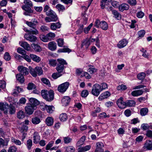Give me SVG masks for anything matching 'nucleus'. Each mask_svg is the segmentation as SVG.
I'll use <instances>...</instances> for the list:
<instances>
[{
  "label": "nucleus",
  "instance_id": "46",
  "mask_svg": "<svg viewBox=\"0 0 152 152\" xmlns=\"http://www.w3.org/2000/svg\"><path fill=\"white\" fill-rule=\"evenodd\" d=\"M65 150L66 152H75V148L72 146H69L66 147Z\"/></svg>",
  "mask_w": 152,
  "mask_h": 152
},
{
  "label": "nucleus",
  "instance_id": "25",
  "mask_svg": "<svg viewBox=\"0 0 152 152\" xmlns=\"http://www.w3.org/2000/svg\"><path fill=\"white\" fill-rule=\"evenodd\" d=\"M47 15L50 16L54 22L56 21L58 19L56 13L54 11H53L50 13L49 14Z\"/></svg>",
  "mask_w": 152,
  "mask_h": 152
},
{
  "label": "nucleus",
  "instance_id": "11",
  "mask_svg": "<svg viewBox=\"0 0 152 152\" xmlns=\"http://www.w3.org/2000/svg\"><path fill=\"white\" fill-rule=\"evenodd\" d=\"M128 43V41L125 39H123L119 41L117 45L119 48H122L125 47Z\"/></svg>",
  "mask_w": 152,
  "mask_h": 152
},
{
  "label": "nucleus",
  "instance_id": "16",
  "mask_svg": "<svg viewBox=\"0 0 152 152\" xmlns=\"http://www.w3.org/2000/svg\"><path fill=\"white\" fill-rule=\"evenodd\" d=\"M71 99L68 96H65L61 99V103L63 106H66L70 102Z\"/></svg>",
  "mask_w": 152,
  "mask_h": 152
},
{
  "label": "nucleus",
  "instance_id": "6",
  "mask_svg": "<svg viewBox=\"0 0 152 152\" xmlns=\"http://www.w3.org/2000/svg\"><path fill=\"white\" fill-rule=\"evenodd\" d=\"M69 83L68 82H66L60 85L58 87V90L60 92L64 93L68 89Z\"/></svg>",
  "mask_w": 152,
  "mask_h": 152
},
{
  "label": "nucleus",
  "instance_id": "59",
  "mask_svg": "<svg viewBox=\"0 0 152 152\" xmlns=\"http://www.w3.org/2000/svg\"><path fill=\"white\" fill-rule=\"evenodd\" d=\"M4 58L6 61H9L10 60L11 57L9 53L6 52L4 54Z\"/></svg>",
  "mask_w": 152,
  "mask_h": 152
},
{
  "label": "nucleus",
  "instance_id": "61",
  "mask_svg": "<svg viewBox=\"0 0 152 152\" xmlns=\"http://www.w3.org/2000/svg\"><path fill=\"white\" fill-rule=\"evenodd\" d=\"M88 92L87 90H84L81 93V96L83 97H86L88 96Z\"/></svg>",
  "mask_w": 152,
  "mask_h": 152
},
{
  "label": "nucleus",
  "instance_id": "34",
  "mask_svg": "<svg viewBox=\"0 0 152 152\" xmlns=\"http://www.w3.org/2000/svg\"><path fill=\"white\" fill-rule=\"evenodd\" d=\"M100 28L104 30H107L108 28V25L107 23L104 21H102L101 22Z\"/></svg>",
  "mask_w": 152,
  "mask_h": 152
},
{
  "label": "nucleus",
  "instance_id": "12",
  "mask_svg": "<svg viewBox=\"0 0 152 152\" xmlns=\"http://www.w3.org/2000/svg\"><path fill=\"white\" fill-rule=\"evenodd\" d=\"M143 149L145 151L152 150V142L150 140H146L143 147Z\"/></svg>",
  "mask_w": 152,
  "mask_h": 152
},
{
  "label": "nucleus",
  "instance_id": "36",
  "mask_svg": "<svg viewBox=\"0 0 152 152\" xmlns=\"http://www.w3.org/2000/svg\"><path fill=\"white\" fill-rule=\"evenodd\" d=\"M112 13L114 15L115 18L118 20L121 19V15L117 11L113 10L112 11Z\"/></svg>",
  "mask_w": 152,
  "mask_h": 152
},
{
  "label": "nucleus",
  "instance_id": "55",
  "mask_svg": "<svg viewBox=\"0 0 152 152\" xmlns=\"http://www.w3.org/2000/svg\"><path fill=\"white\" fill-rule=\"evenodd\" d=\"M39 38L42 41L46 42L49 41L47 35L46 36L44 35H41L40 36Z\"/></svg>",
  "mask_w": 152,
  "mask_h": 152
},
{
  "label": "nucleus",
  "instance_id": "40",
  "mask_svg": "<svg viewBox=\"0 0 152 152\" xmlns=\"http://www.w3.org/2000/svg\"><path fill=\"white\" fill-rule=\"evenodd\" d=\"M90 40L88 39H86L82 42L81 44V47H83L84 46H85V48H87L90 45Z\"/></svg>",
  "mask_w": 152,
  "mask_h": 152
},
{
  "label": "nucleus",
  "instance_id": "45",
  "mask_svg": "<svg viewBox=\"0 0 152 152\" xmlns=\"http://www.w3.org/2000/svg\"><path fill=\"white\" fill-rule=\"evenodd\" d=\"M32 145V141L31 139H29L27 140L26 142V146L28 150L31 149Z\"/></svg>",
  "mask_w": 152,
  "mask_h": 152
},
{
  "label": "nucleus",
  "instance_id": "60",
  "mask_svg": "<svg viewBox=\"0 0 152 152\" xmlns=\"http://www.w3.org/2000/svg\"><path fill=\"white\" fill-rule=\"evenodd\" d=\"M17 52L23 55H25L26 53V52L22 48H18L17 49Z\"/></svg>",
  "mask_w": 152,
  "mask_h": 152
},
{
  "label": "nucleus",
  "instance_id": "4",
  "mask_svg": "<svg viewBox=\"0 0 152 152\" xmlns=\"http://www.w3.org/2000/svg\"><path fill=\"white\" fill-rule=\"evenodd\" d=\"M58 63L56 69L57 71L59 73H62L65 68H66L65 65H67V63L63 59L58 58L57 60Z\"/></svg>",
  "mask_w": 152,
  "mask_h": 152
},
{
  "label": "nucleus",
  "instance_id": "5",
  "mask_svg": "<svg viewBox=\"0 0 152 152\" xmlns=\"http://www.w3.org/2000/svg\"><path fill=\"white\" fill-rule=\"evenodd\" d=\"M101 91L99 84L96 83L93 86L91 92L93 95L97 96Z\"/></svg>",
  "mask_w": 152,
  "mask_h": 152
},
{
  "label": "nucleus",
  "instance_id": "17",
  "mask_svg": "<svg viewBox=\"0 0 152 152\" xmlns=\"http://www.w3.org/2000/svg\"><path fill=\"white\" fill-rule=\"evenodd\" d=\"M129 8V5L126 3H123L120 4L118 7V10L121 12H123L125 10H128Z\"/></svg>",
  "mask_w": 152,
  "mask_h": 152
},
{
  "label": "nucleus",
  "instance_id": "26",
  "mask_svg": "<svg viewBox=\"0 0 152 152\" xmlns=\"http://www.w3.org/2000/svg\"><path fill=\"white\" fill-rule=\"evenodd\" d=\"M143 92V91L141 90H135L132 92L131 94L134 96H137L142 95Z\"/></svg>",
  "mask_w": 152,
  "mask_h": 152
},
{
  "label": "nucleus",
  "instance_id": "54",
  "mask_svg": "<svg viewBox=\"0 0 152 152\" xmlns=\"http://www.w3.org/2000/svg\"><path fill=\"white\" fill-rule=\"evenodd\" d=\"M17 117L19 119L23 118L25 117L24 112L22 111H20L17 114Z\"/></svg>",
  "mask_w": 152,
  "mask_h": 152
},
{
  "label": "nucleus",
  "instance_id": "30",
  "mask_svg": "<svg viewBox=\"0 0 152 152\" xmlns=\"http://www.w3.org/2000/svg\"><path fill=\"white\" fill-rule=\"evenodd\" d=\"M112 0H102L101 2L100 6L101 8L104 9L105 7V6L107 5Z\"/></svg>",
  "mask_w": 152,
  "mask_h": 152
},
{
  "label": "nucleus",
  "instance_id": "58",
  "mask_svg": "<svg viewBox=\"0 0 152 152\" xmlns=\"http://www.w3.org/2000/svg\"><path fill=\"white\" fill-rule=\"evenodd\" d=\"M98 116L100 118H109L110 117V115H107L106 113L105 112H103L100 113Z\"/></svg>",
  "mask_w": 152,
  "mask_h": 152
},
{
  "label": "nucleus",
  "instance_id": "57",
  "mask_svg": "<svg viewBox=\"0 0 152 152\" xmlns=\"http://www.w3.org/2000/svg\"><path fill=\"white\" fill-rule=\"evenodd\" d=\"M62 75V74L58 72L54 73L52 75V77L54 79H56L58 77H59Z\"/></svg>",
  "mask_w": 152,
  "mask_h": 152
},
{
  "label": "nucleus",
  "instance_id": "29",
  "mask_svg": "<svg viewBox=\"0 0 152 152\" xmlns=\"http://www.w3.org/2000/svg\"><path fill=\"white\" fill-rule=\"evenodd\" d=\"M0 110L1 111H4V113L7 114L8 113V111L7 110V107L6 104H4L3 103H0Z\"/></svg>",
  "mask_w": 152,
  "mask_h": 152
},
{
  "label": "nucleus",
  "instance_id": "19",
  "mask_svg": "<svg viewBox=\"0 0 152 152\" xmlns=\"http://www.w3.org/2000/svg\"><path fill=\"white\" fill-rule=\"evenodd\" d=\"M33 142L34 143H37L40 139V136L38 133L35 132L33 135Z\"/></svg>",
  "mask_w": 152,
  "mask_h": 152
},
{
  "label": "nucleus",
  "instance_id": "21",
  "mask_svg": "<svg viewBox=\"0 0 152 152\" xmlns=\"http://www.w3.org/2000/svg\"><path fill=\"white\" fill-rule=\"evenodd\" d=\"M53 11L51 10L49 5H44L43 12L45 13L46 15L49 14L50 13Z\"/></svg>",
  "mask_w": 152,
  "mask_h": 152
},
{
  "label": "nucleus",
  "instance_id": "64",
  "mask_svg": "<svg viewBox=\"0 0 152 152\" xmlns=\"http://www.w3.org/2000/svg\"><path fill=\"white\" fill-rule=\"evenodd\" d=\"M127 88V86L125 85H121L117 86V89L118 90H125Z\"/></svg>",
  "mask_w": 152,
  "mask_h": 152
},
{
  "label": "nucleus",
  "instance_id": "10",
  "mask_svg": "<svg viewBox=\"0 0 152 152\" xmlns=\"http://www.w3.org/2000/svg\"><path fill=\"white\" fill-rule=\"evenodd\" d=\"M117 104L118 107L121 109H124L126 107V102L123 100V98L120 97L117 101Z\"/></svg>",
  "mask_w": 152,
  "mask_h": 152
},
{
  "label": "nucleus",
  "instance_id": "33",
  "mask_svg": "<svg viewBox=\"0 0 152 152\" xmlns=\"http://www.w3.org/2000/svg\"><path fill=\"white\" fill-rule=\"evenodd\" d=\"M45 107L48 113H52L54 111V107L53 106H48L46 105Z\"/></svg>",
  "mask_w": 152,
  "mask_h": 152
},
{
  "label": "nucleus",
  "instance_id": "62",
  "mask_svg": "<svg viewBox=\"0 0 152 152\" xmlns=\"http://www.w3.org/2000/svg\"><path fill=\"white\" fill-rule=\"evenodd\" d=\"M72 140V138H71L68 137H65L64 138V142L66 144H68L70 143L71 142Z\"/></svg>",
  "mask_w": 152,
  "mask_h": 152
},
{
  "label": "nucleus",
  "instance_id": "53",
  "mask_svg": "<svg viewBox=\"0 0 152 152\" xmlns=\"http://www.w3.org/2000/svg\"><path fill=\"white\" fill-rule=\"evenodd\" d=\"M41 81L44 83L48 85V86H50V84L48 79L45 78H42L41 79Z\"/></svg>",
  "mask_w": 152,
  "mask_h": 152
},
{
  "label": "nucleus",
  "instance_id": "23",
  "mask_svg": "<svg viewBox=\"0 0 152 152\" xmlns=\"http://www.w3.org/2000/svg\"><path fill=\"white\" fill-rule=\"evenodd\" d=\"M111 95L110 93L108 91H105L102 94L99 96V99H102L105 98H107Z\"/></svg>",
  "mask_w": 152,
  "mask_h": 152
},
{
  "label": "nucleus",
  "instance_id": "41",
  "mask_svg": "<svg viewBox=\"0 0 152 152\" xmlns=\"http://www.w3.org/2000/svg\"><path fill=\"white\" fill-rule=\"evenodd\" d=\"M41 121L40 118L37 117L33 118L31 120L32 123L34 124H37Z\"/></svg>",
  "mask_w": 152,
  "mask_h": 152
},
{
  "label": "nucleus",
  "instance_id": "35",
  "mask_svg": "<svg viewBox=\"0 0 152 152\" xmlns=\"http://www.w3.org/2000/svg\"><path fill=\"white\" fill-rule=\"evenodd\" d=\"M59 118L61 121L64 122L66 121L67 118L66 114L65 113H62L60 115Z\"/></svg>",
  "mask_w": 152,
  "mask_h": 152
},
{
  "label": "nucleus",
  "instance_id": "31",
  "mask_svg": "<svg viewBox=\"0 0 152 152\" xmlns=\"http://www.w3.org/2000/svg\"><path fill=\"white\" fill-rule=\"evenodd\" d=\"M72 50L71 49L67 48H65L64 47L63 48H61L59 49L57 51V52L58 53H69L71 52Z\"/></svg>",
  "mask_w": 152,
  "mask_h": 152
},
{
  "label": "nucleus",
  "instance_id": "38",
  "mask_svg": "<svg viewBox=\"0 0 152 152\" xmlns=\"http://www.w3.org/2000/svg\"><path fill=\"white\" fill-rule=\"evenodd\" d=\"M148 109L146 107L142 108L140 110V114L142 116H145L147 114Z\"/></svg>",
  "mask_w": 152,
  "mask_h": 152
},
{
  "label": "nucleus",
  "instance_id": "47",
  "mask_svg": "<svg viewBox=\"0 0 152 152\" xmlns=\"http://www.w3.org/2000/svg\"><path fill=\"white\" fill-rule=\"evenodd\" d=\"M35 71L37 74L39 75H42L43 73V71L42 68L40 67L36 66L35 67Z\"/></svg>",
  "mask_w": 152,
  "mask_h": 152
},
{
  "label": "nucleus",
  "instance_id": "2",
  "mask_svg": "<svg viewBox=\"0 0 152 152\" xmlns=\"http://www.w3.org/2000/svg\"><path fill=\"white\" fill-rule=\"evenodd\" d=\"M23 3L24 5L22 7V9L25 11L23 14L26 16H31V13L33 12L31 8L33 6L32 1L30 0H24Z\"/></svg>",
  "mask_w": 152,
  "mask_h": 152
},
{
  "label": "nucleus",
  "instance_id": "24",
  "mask_svg": "<svg viewBox=\"0 0 152 152\" xmlns=\"http://www.w3.org/2000/svg\"><path fill=\"white\" fill-rule=\"evenodd\" d=\"M7 110H8L9 113L11 114H14L15 112V109L14 107L12 105L8 106V104L7 105Z\"/></svg>",
  "mask_w": 152,
  "mask_h": 152
},
{
  "label": "nucleus",
  "instance_id": "9",
  "mask_svg": "<svg viewBox=\"0 0 152 152\" xmlns=\"http://www.w3.org/2000/svg\"><path fill=\"white\" fill-rule=\"evenodd\" d=\"M18 69L20 73L23 75H26L28 74V69L26 67L23 66H18Z\"/></svg>",
  "mask_w": 152,
  "mask_h": 152
},
{
  "label": "nucleus",
  "instance_id": "39",
  "mask_svg": "<svg viewBox=\"0 0 152 152\" xmlns=\"http://www.w3.org/2000/svg\"><path fill=\"white\" fill-rule=\"evenodd\" d=\"M16 77L17 80L20 83H22L24 82V79L23 76L20 73L17 74L16 75Z\"/></svg>",
  "mask_w": 152,
  "mask_h": 152
},
{
  "label": "nucleus",
  "instance_id": "56",
  "mask_svg": "<svg viewBox=\"0 0 152 152\" xmlns=\"http://www.w3.org/2000/svg\"><path fill=\"white\" fill-rule=\"evenodd\" d=\"M84 25L83 24L80 25V27L78 30L76 31L77 34H79L82 33L83 31Z\"/></svg>",
  "mask_w": 152,
  "mask_h": 152
},
{
  "label": "nucleus",
  "instance_id": "52",
  "mask_svg": "<svg viewBox=\"0 0 152 152\" xmlns=\"http://www.w3.org/2000/svg\"><path fill=\"white\" fill-rule=\"evenodd\" d=\"M11 140L12 142L15 143L17 145H20L21 144V142L18 140L15 139L14 137H12L11 138Z\"/></svg>",
  "mask_w": 152,
  "mask_h": 152
},
{
  "label": "nucleus",
  "instance_id": "51",
  "mask_svg": "<svg viewBox=\"0 0 152 152\" xmlns=\"http://www.w3.org/2000/svg\"><path fill=\"white\" fill-rule=\"evenodd\" d=\"M57 42L58 45L60 47H62L63 46L64 43V39H62L59 38L56 40Z\"/></svg>",
  "mask_w": 152,
  "mask_h": 152
},
{
  "label": "nucleus",
  "instance_id": "14",
  "mask_svg": "<svg viewBox=\"0 0 152 152\" xmlns=\"http://www.w3.org/2000/svg\"><path fill=\"white\" fill-rule=\"evenodd\" d=\"M48 48L52 51L56 50L57 48L56 43L54 41L50 42L48 44Z\"/></svg>",
  "mask_w": 152,
  "mask_h": 152
},
{
  "label": "nucleus",
  "instance_id": "37",
  "mask_svg": "<svg viewBox=\"0 0 152 152\" xmlns=\"http://www.w3.org/2000/svg\"><path fill=\"white\" fill-rule=\"evenodd\" d=\"M126 107H132L135 106L136 104L135 102L133 100H128L126 102Z\"/></svg>",
  "mask_w": 152,
  "mask_h": 152
},
{
  "label": "nucleus",
  "instance_id": "42",
  "mask_svg": "<svg viewBox=\"0 0 152 152\" xmlns=\"http://www.w3.org/2000/svg\"><path fill=\"white\" fill-rule=\"evenodd\" d=\"M86 137L85 136H82L80 140L77 142V145L78 146L83 145L85 141Z\"/></svg>",
  "mask_w": 152,
  "mask_h": 152
},
{
  "label": "nucleus",
  "instance_id": "43",
  "mask_svg": "<svg viewBox=\"0 0 152 152\" xmlns=\"http://www.w3.org/2000/svg\"><path fill=\"white\" fill-rule=\"evenodd\" d=\"M8 141L7 140H4L1 138H0V147L7 146L8 145Z\"/></svg>",
  "mask_w": 152,
  "mask_h": 152
},
{
  "label": "nucleus",
  "instance_id": "27",
  "mask_svg": "<svg viewBox=\"0 0 152 152\" xmlns=\"http://www.w3.org/2000/svg\"><path fill=\"white\" fill-rule=\"evenodd\" d=\"M61 26V24L59 23H52L51 24L50 28L51 30H55L57 28H60Z\"/></svg>",
  "mask_w": 152,
  "mask_h": 152
},
{
  "label": "nucleus",
  "instance_id": "32",
  "mask_svg": "<svg viewBox=\"0 0 152 152\" xmlns=\"http://www.w3.org/2000/svg\"><path fill=\"white\" fill-rule=\"evenodd\" d=\"M31 58L34 61L39 62L41 61L40 57L35 55L31 54L30 55Z\"/></svg>",
  "mask_w": 152,
  "mask_h": 152
},
{
  "label": "nucleus",
  "instance_id": "8",
  "mask_svg": "<svg viewBox=\"0 0 152 152\" xmlns=\"http://www.w3.org/2000/svg\"><path fill=\"white\" fill-rule=\"evenodd\" d=\"M36 108L34 106H33L31 104H28L25 107V110L26 113L29 115L32 114L34 112V110H35Z\"/></svg>",
  "mask_w": 152,
  "mask_h": 152
},
{
  "label": "nucleus",
  "instance_id": "20",
  "mask_svg": "<svg viewBox=\"0 0 152 152\" xmlns=\"http://www.w3.org/2000/svg\"><path fill=\"white\" fill-rule=\"evenodd\" d=\"M45 122L46 124L48 126H52L54 122L53 118L51 117H47L46 119Z\"/></svg>",
  "mask_w": 152,
  "mask_h": 152
},
{
  "label": "nucleus",
  "instance_id": "22",
  "mask_svg": "<svg viewBox=\"0 0 152 152\" xmlns=\"http://www.w3.org/2000/svg\"><path fill=\"white\" fill-rule=\"evenodd\" d=\"M91 148L90 145H87L84 147H81L78 149V152H84L89 150Z\"/></svg>",
  "mask_w": 152,
  "mask_h": 152
},
{
  "label": "nucleus",
  "instance_id": "13",
  "mask_svg": "<svg viewBox=\"0 0 152 152\" xmlns=\"http://www.w3.org/2000/svg\"><path fill=\"white\" fill-rule=\"evenodd\" d=\"M104 146L103 143L100 142H98L96 143L95 152H103V148Z\"/></svg>",
  "mask_w": 152,
  "mask_h": 152
},
{
  "label": "nucleus",
  "instance_id": "49",
  "mask_svg": "<svg viewBox=\"0 0 152 152\" xmlns=\"http://www.w3.org/2000/svg\"><path fill=\"white\" fill-rule=\"evenodd\" d=\"M145 74L144 72H141L138 74L137 77L138 79L142 80L145 77Z\"/></svg>",
  "mask_w": 152,
  "mask_h": 152
},
{
  "label": "nucleus",
  "instance_id": "44",
  "mask_svg": "<svg viewBox=\"0 0 152 152\" xmlns=\"http://www.w3.org/2000/svg\"><path fill=\"white\" fill-rule=\"evenodd\" d=\"M49 41H50L53 39L55 37V34L52 32H49L46 34Z\"/></svg>",
  "mask_w": 152,
  "mask_h": 152
},
{
  "label": "nucleus",
  "instance_id": "7",
  "mask_svg": "<svg viewBox=\"0 0 152 152\" xmlns=\"http://www.w3.org/2000/svg\"><path fill=\"white\" fill-rule=\"evenodd\" d=\"M31 33H28L25 34L24 36V38L27 40L31 42H35L37 39V37L31 34Z\"/></svg>",
  "mask_w": 152,
  "mask_h": 152
},
{
  "label": "nucleus",
  "instance_id": "63",
  "mask_svg": "<svg viewBox=\"0 0 152 152\" xmlns=\"http://www.w3.org/2000/svg\"><path fill=\"white\" fill-rule=\"evenodd\" d=\"M58 63H57L56 61L55 60L51 59L49 61V64L51 66H56V64Z\"/></svg>",
  "mask_w": 152,
  "mask_h": 152
},
{
  "label": "nucleus",
  "instance_id": "1",
  "mask_svg": "<svg viewBox=\"0 0 152 152\" xmlns=\"http://www.w3.org/2000/svg\"><path fill=\"white\" fill-rule=\"evenodd\" d=\"M38 23L37 20L35 18L32 19L31 21H26V23L29 27L33 28V30L30 29V30H24V31L27 32L31 33L33 34H38L39 33L38 31L35 28Z\"/></svg>",
  "mask_w": 152,
  "mask_h": 152
},
{
  "label": "nucleus",
  "instance_id": "48",
  "mask_svg": "<svg viewBox=\"0 0 152 152\" xmlns=\"http://www.w3.org/2000/svg\"><path fill=\"white\" fill-rule=\"evenodd\" d=\"M89 68L88 69V72L91 74H93L96 72L97 69L94 68V66L91 65L89 66Z\"/></svg>",
  "mask_w": 152,
  "mask_h": 152
},
{
  "label": "nucleus",
  "instance_id": "50",
  "mask_svg": "<svg viewBox=\"0 0 152 152\" xmlns=\"http://www.w3.org/2000/svg\"><path fill=\"white\" fill-rule=\"evenodd\" d=\"M56 8L59 11H63L65 10V7L60 4H58L56 6Z\"/></svg>",
  "mask_w": 152,
  "mask_h": 152
},
{
  "label": "nucleus",
  "instance_id": "28",
  "mask_svg": "<svg viewBox=\"0 0 152 152\" xmlns=\"http://www.w3.org/2000/svg\"><path fill=\"white\" fill-rule=\"evenodd\" d=\"M32 48L36 52H39L42 50L40 46L37 44H32L31 45Z\"/></svg>",
  "mask_w": 152,
  "mask_h": 152
},
{
  "label": "nucleus",
  "instance_id": "18",
  "mask_svg": "<svg viewBox=\"0 0 152 152\" xmlns=\"http://www.w3.org/2000/svg\"><path fill=\"white\" fill-rule=\"evenodd\" d=\"M30 103L29 104H31L33 106H34L36 108V106L38 105L39 103V101L36 99L31 98L29 99Z\"/></svg>",
  "mask_w": 152,
  "mask_h": 152
},
{
  "label": "nucleus",
  "instance_id": "3",
  "mask_svg": "<svg viewBox=\"0 0 152 152\" xmlns=\"http://www.w3.org/2000/svg\"><path fill=\"white\" fill-rule=\"evenodd\" d=\"M41 95L43 98L46 101L50 102L54 99V92L52 90L48 91L43 90L41 92Z\"/></svg>",
  "mask_w": 152,
  "mask_h": 152
},
{
  "label": "nucleus",
  "instance_id": "15",
  "mask_svg": "<svg viewBox=\"0 0 152 152\" xmlns=\"http://www.w3.org/2000/svg\"><path fill=\"white\" fill-rule=\"evenodd\" d=\"M19 44L21 46L24 48L26 50L29 51L31 50V47L29 44L25 41L20 42Z\"/></svg>",
  "mask_w": 152,
  "mask_h": 152
}]
</instances>
